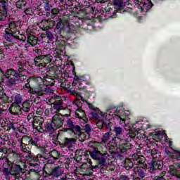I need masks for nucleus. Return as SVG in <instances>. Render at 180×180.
I'll return each instance as SVG.
<instances>
[{"label": "nucleus", "instance_id": "f257e3e1", "mask_svg": "<svg viewBox=\"0 0 180 180\" xmlns=\"http://www.w3.org/2000/svg\"><path fill=\"white\" fill-rule=\"evenodd\" d=\"M26 60H19L17 63L15 70L13 68L7 69L4 78L7 86H15L17 84L25 82L23 88L28 89V94L31 95H37V96H43V95H50L54 93V89L51 86H54L56 79L50 76L36 77H30L27 79L26 75ZM25 80H26L25 82Z\"/></svg>", "mask_w": 180, "mask_h": 180}, {"label": "nucleus", "instance_id": "f03ea898", "mask_svg": "<svg viewBox=\"0 0 180 180\" xmlns=\"http://www.w3.org/2000/svg\"><path fill=\"white\" fill-rule=\"evenodd\" d=\"M54 31L58 34H60L62 39H65V40H71L74 36L78 37L82 34V28L81 27L67 25L58 17L55 20Z\"/></svg>", "mask_w": 180, "mask_h": 180}, {"label": "nucleus", "instance_id": "7ed1b4c3", "mask_svg": "<svg viewBox=\"0 0 180 180\" xmlns=\"http://www.w3.org/2000/svg\"><path fill=\"white\" fill-rule=\"evenodd\" d=\"M97 126H98V129L110 131L112 134L115 133V136L112 139V143L114 144H116L118 141H122V138L120 137L123 136V128L110 122V120H108L107 117L105 120H102L101 122H98Z\"/></svg>", "mask_w": 180, "mask_h": 180}, {"label": "nucleus", "instance_id": "20e7f679", "mask_svg": "<svg viewBox=\"0 0 180 180\" xmlns=\"http://www.w3.org/2000/svg\"><path fill=\"white\" fill-rule=\"evenodd\" d=\"M72 74L75 75V77L73 79V81L72 82V86L73 89L71 91V95H73V96L76 97V100L74 101L75 105H77V106H81V101H85L84 100V97L81 96V92H79V91H84V94H88V91L85 89L86 88L84 86L82 82H84L82 80V77H78L77 75V73L75 72V68L73 67Z\"/></svg>", "mask_w": 180, "mask_h": 180}, {"label": "nucleus", "instance_id": "39448f33", "mask_svg": "<svg viewBox=\"0 0 180 180\" xmlns=\"http://www.w3.org/2000/svg\"><path fill=\"white\" fill-rule=\"evenodd\" d=\"M33 51L37 55L33 60L32 65H35L39 70L47 68V64H50V63H56V61L60 60L57 58V57H53L50 53L44 55L41 49L35 48Z\"/></svg>", "mask_w": 180, "mask_h": 180}, {"label": "nucleus", "instance_id": "423d86ee", "mask_svg": "<svg viewBox=\"0 0 180 180\" xmlns=\"http://www.w3.org/2000/svg\"><path fill=\"white\" fill-rule=\"evenodd\" d=\"M27 155L25 156V160L29 166V171L26 175H39L41 172V167H40V158H42L43 156L40 154L34 155L32 153V150H30L29 153H25Z\"/></svg>", "mask_w": 180, "mask_h": 180}, {"label": "nucleus", "instance_id": "0eeeda50", "mask_svg": "<svg viewBox=\"0 0 180 180\" xmlns=\"http://www.w3.org/2000/svg\"><path fill=\"white\" fill-rule=\"evenodd\" d=\"M18 141L21 153H30V146H35L37 148L40 147V146L37 145V141L33 140L31 136L24 135L18 139Z\"/></svg>", "mask_w": 180, "mask_h": 180}, {"label": "nucleus", "instance_id": "6e6552de", "mask_svg": "<svg viewBox=\"0 0 180 180\" xmlns=\"http://www.w3.org/2000/svg\"><path fill=\"white\" fill-rule=\"evenodd\" d=\"M64 174V167L54 164L53 167H45V172L42 174L44 178L58 179Z\"/></svg>", "mask_w": 180, "mask_h": 180}, {"label": "nucleus", "instance_id": "1a4fd4ad", "mask_svg": "<svg viewBox=\"0 0 180 180\" xmlns=\"http://www.w3.org/2000/svg\"><path fill=\"white\" fill-rule=\"evenodd\" d=\"M4 165H8L11 167V172L12 174H16L17 175H23L26 172V163L22 160L12 162L9 160V158H5V163Z\"/></svg>", "mask_w": 180, "mask_h": 180}, {"label": "nucleus", "instance_id": "9d476101", "mask_svg": "<svg viewBox=\"0 0 180 180\" xmlns=\"http://www.w3.org/2000/svg\"><path fill=\"white\" fill-rule=\"evenodd\" d=\"M81 102H86V105L89 106V108L91 109V110H94L89 114V119L96 120V124H98L99 122H102V120H105L108 117V112H101L99 115V109L95 107V105H94L92 103H89V101H88L86 99L84 98V101H81Z\"/></svg>", "mask_w": 180, "mask_h": 180}, {"label": "nucleus", "instance_id": "9b49d317", "mask_svg": "<svg viewBox=\"0 0 180 180\" xmlns=\"http://www.w3.org/2000/svg\"><path fill=\"white\" fill-rule=\"evenodd\" d=\"M89 155L93 160H98V165H101V167H105L106 156L99 150L98 147H93V150L89 151Z\"/></svg>", "mask_w": 180, "mask_h": 180}, {"label": "nucleus", "instance_id": "f8f14e48", "mask_svg": "<svg viewBox=\"0 0 180 180\" xmlns=\"http://www.w3.org/2000/svg\"><path fill=\"white\" fill-rule=\"evenodd\" d=\"M49 102L52 105V108L54 109L56 113H58L60 110H65L64 107V101L63 98L58 95H54L51 99L49 100Z\"/></svg>", "mask_w": 180, "mask_h": 180}, {"label": "nucleus", "instance_id": "ddd939ff", "mask_svg": "<svg viewBox=\"0 0 180 180\" xmlns=\"http://www.w3.org/2000/svg\"><path fill=\"white\" fill-rule=\"evenodd\" d=\"M149 172H155L158 169L161 172L162 175H165L167 174V172L164 169V162L162 160H160L158 159L153 158L152 161L149 163Z\"/></svg>", "mask_w": 180, "mask_h": 180}, {"label": "nucleus", "instance_id": "4468645a", "mask_svg": "<svg viewBox=\"0 0 180 180\" xmlns=\"http://www.w3.org/2000/svg\"><path fill=\"white\" fill-rule=\"evenodd\" d=\"M32 117L33 129H36L38 131H44V129L43 127V123H44V118L41 116H33L32 114L27 116L28 120L32 119Z\"/></svg>", "mask_w": 180, "mask_h": 180}, {"label": "nucleus", "instance_id": "2eb2a0df", "mask_svg": "<svg viewBox=\"0 0 180 180\" xmlns=\"http://www.w3.org/2000/svg\"><path fill=\"white\" fill-rule=\"evenodd\" d=\"M82 130H84V129L81 128L79 125H75L70 129H62L60 131H63L64 133H70L72 134V136H75V137L86 139V134H85Z\"/></svg>", "mask_w": 180, "mask_h": 180}, {"label": "nucleus", "instance_id": "dca6fc26", "mask_svg": "<svg viewBox=\"0 0 180 180\" xmlns=\"http://www.w3.org/2000/svg\"><path fill=\"white\" fill-rule=\"evenodd\" d=\"M63 39H57L56 44V50H55L54 54L56 58L58 60H61V53H63L64 50H65V44L67 41L69 40L65 39V38H62Z\"/></svg>", "mask_w": 180, "mask_h": 180}, {"label": "nucleus", "instance_id": "f3484780", "mask_svg": "<svg viewBox=\"0 0 180 180\" xmlns=\"http://www.w3.org/2000/svg\"><path fill=\"white\" fill-rule=\"evenodd\" d=\"M86 162H84V164L82 165V169L83 172H85V175H92L94 174V168H98V165H92V160L88 158V156H86Z\"/></svg>", "mask_w": 180, "mask_h": 180}, {"label": "nucleus", "instance_id": "a211bd4d", "mask_svg": "<svg viewBox=\"0 0 180 180\" xmlns=\"http://www.w3.org/2000/svg\"><path fill=\"white\" fill-rule=\"evenodd\" d=\"M8 0H0V22H5L8 18Z\"/></svg>", "mask_w": 180, "mask_h": 180}, {"label": "nucleus", "instance_id": "6ab92c4d", "mask_svg": "<svg viewBox=\"0 0 180 180\" xmlns=\"http://www.w3.org/2000/svg\"><path fill=\"white\" fill-rule=\"evenodd\" d=\"M154 4L151 2V0H142V2L138 6V8L140 9L141 13L143 15H147V12L153 8Z\"/></svg>", "mask_w": 180, "mask_h": 180}, {"label": "nucleus", "instance_id": "aec40b11", "mask_svg": "<svg viewBox=\"0 0 180 180\" xmlns=\"http://www.w3.org/2000/svg\"><path fill=\"white\" fill-rule=\"evenodd\" d=\"M51 122L56 129H60L64 124V118L58 114H55L51 119Z\"/></svg>", "mask_w": 180, "mask_h": 180}, {"label": "nucleus", "instance_id": "412c9836", "mask_svg": "<svg viewBox=\"0 0 180 180\" xmlns=\"http://www.w3.org/2000/svg\"><path fill=\"white\" fill-rule=\"evenodd\" d=\"M105 11V15L102 14V20L105 19H109V18H115L117 16V13H120V11L116 8H108L104 9Z\"/></svg>", "mask_w": 180, "mask_h": 180}, {"label": "nucleus", "instance_id": "4be33fe9", "mask_svg": "<svg viewBox=\"0 0 180 180\" xmlns=\"http://www.w3.org/2000/svg\"><path fill=\"white\" fill-rule=\"evenodd\" d=\"M19 26H20V22L18 21H11L8 24V26L6 28V30H8L10 32L13 33L14 34L16 35L19 34V29H20Z\"/></svg>", "mask_w": 180, "mask_h": 180}, {"label": "nucleus", "instance_id": "5701e85b", "mask_svg": "<svg viewBox=\"0 0 180 180\" xmlns=\"http://www.w3.org/2000/svg\"><path fill=\"white\" fill-rule=\"evenodd\" d=\"M134 172L141 179L146 178V174L147 172V165L143 166H136L134 167Z\"/></svg>", "mask_w": 180, "mask_h": 180}, {"label": "nucleus", "instance_id": "b1692460", "mask_svg": "<svg viewBox=\"0 0 180 180\" xmlns=\"http://www.w3.org/2000/svg\"><path fill=\"white\" fill-rule=\"evenodd\" d=\"M131 160L134 161V164L136 165V167H143V165H147L146 164V158L143 155H139L137 153H134L131 156Z\"/></svg>", "mask_w": 180, "mask_h": 180}, {"label": "nucleus", "instance_id": "393cba45", "mask_svg": "<svg viewBox=\"0 0 180 180\" xmlns=\"http://www.w3.org/2000/svg\"><path fill=\"white\" fill-rule=\"evenodd\" d=\"M58 82L59 84H60V87L63 89H65L66 91H70V94H71V91L74 89V87H72V83H71V82H70L66 78H59Z\"/></svg>", "mask_w": 180, "mask_h": 180}, {"label": "nucleus", "instance_id": "a878e982", "mask_svg": "<svg viewBox=\"0 0 180 180\" xmlns=\"http://www.w3.org/2000/svg\"><path fill=\"white\" fill-rule=\"evenodd\" d=\"M123 141H124V139H121V141H118V143H114L115 146L118 145V148L121 154L126 153L127 150H130V148H131V144L130 143Z\"/></svg>", "mask_w": 180, "mask_h": 180}, {"label": "nucleus", "instance_id": "bb28decb", "mask_svg": "<svg viewBox=\"0 0 180 180\" xmlns=\"http://www.w3.org/2000/svg\"><path fill=\"white\" fill-rule=\"evenodd\" d=\"M48 77H51L52 78H60V75L61 74V70H58V67L56 65L51 66L47 70Z\"/></svg>", "mask_w": 180, "mask_h": 180}, {"label": "nucleus", "instance_id": "cd10ccee", "mask_svg": "<svg viewBox=\"0 0 180 180\" xmlns=\"http://www.w3.org/2000/svg\"><path fill=\"white\" fill-rule=\"evenodd\" d=\"M39 38H37V37L32 34H27V44H25V49H28V47H30V46L32 47H34V46L37 44Z\"/></svg>", "mask_w": 180, "mask_h": 180}, {"label": "nucleus", "instance_id": "c85d7f7f", "mask_svg": "<svg viewBox=\"0 0 180 180\" xmlns=\"http://www.w3.org/2000/svg\"><path fill=\"white\" fill-rule=\"evenodd\" d=\"M137 126L136 124H131L129 127H126L125 130H127L128 134H127V137L130 139H135L136 136L139 134V130H137Z\"/></svg>", "mask_w": 180, "mask_h": 180}, {"label": "nucleus", "instance_id": "c756f323", "mask_svg": "<svg viewBox=\"0 0 180 180\" xmlns=\"http://www.w3.org/2000/svg\"><path fill=\"white\" fill-rule=\"evenodd\" d=\"M108 113H113L115 116H117L120 119V120H124V111H123V106L117 107L116 110H112V109L109 108L107 110Z\"/></svg>", "mask_w": 180, "mask_h": 180}, {"label": "nucleus", "instance_id": "7c9ffc66", "mask_svg": "<svg viewBox=\"0 0 180 180\" xmlns=\"http://www.w3.org/2000/svg\"><path fill=\"white\" fill-rule=\"evenodd\" d=\"M81 105L78 106V105L75 104L77 107V109L75 110V116L77 117V119H84V122L88 121V118H86V114L85 113V111L82 110V103L81 102Z\"/></svg>", "mask_w": 180, "mask_h": 180}, {"label": "nucleus", "instance_id": "2f4dec72", "mask_svg": "<svg viewBox=\"0 0 180 180\" xmlns=\"http://www.w3.org/2000/svg\"><path fill=\"white\" fill-rule=\"evenodd\" d=\"M173 152L168 150V149H165V153L167 155L173 160V161H180V150L176 149H172Z\"/></svg>", "mask_w": 180, "mask_h": 180}, {"label": "nucleus", "instance_id": "473e14b6", "mask_svg": "<svg viewBox=\"0 0 180 180\" xmlns=\"http://www.w3.org/2000/svg\"><path fill=\"white\" fill-rule=\"evenodd\" d=\"M115 9L120 11V13L124 12V1L123 0H112Z\"/></svg>", "mask_w": 180, "mask_h": 180}, {"label": "nucleus", "instance_id": "72a5a7b5", "mask_svg": "<svg viewBox=\"0 0 180 180\" xmlns=\"http://www.w3.org/2000/svg\"><path fill=\"white\" fill-rule=\"evenodd\" d=\"M58 143L62 148H65V147H71L72 144H75V139L65 137L63 143L58 141Z\"/></svg>", "mask_w": 180, "mask_h": 180}, {"label": "nucleus", "instance_id": "f704fd0d", "mask_svg": "<svg viewBox=\"0 0 180 180\" xmlns=\"http://www.w3.org/2000/svg\"><path fill=\"white\" fill-rule=\"evenodd\" d=\"M54 39V35L50 31H46L45 33L41 34V40L43 43H49L53 41Z\"/></svg>", "mask_w": 180, "mask_h": 180}, {"label": "nucleus", "instance_id": "c9c22d12", "mask_svg": "<svg viewBox=\"0 0 180 180\" xmlns=\"http://www.w3.org/2000/svg\"><path fill=\"white\" fill-rule=\"evenodd\" d=\"M45 131L48 133V134H54V131L57 130L53 122H51V120L50 121H47L44 124Z\"/></svg>", "mask_w": 180, "mask_h": 180}, {"label": "nucleus", "instance_id": "e433bc0d", "mask_svg": "<svg viewBox=\"0 0 180 180\" xmlns=\"http://www.w3.org/2000/svg\"><path fill=\"white\" fill-rule=\"evenodd\" d=\"M84 11L86 13H91L92 15H96V13H98V9L91 6V3L89 1L84 2Z\"/></svg>", "mask_w": 180, "mask_h": 180}, {"label": "nucleus", "instance_id": "4c0bfd02", "mask_svg": "<svg viewBox=\"0 0 180 180\" xmlns=\"http://www.w3.org/2000/svg\"><path fill=\"white\" fill-rule=\"evenodd\" d=\"M9 112L11 115L17 116V115H19V112H22V107L19 105L13 103L9 108Z\"/></svg>", "mask_w": 180, "mask_h": 180}, {"label": "nucleus", "instance_id": "58836bf2", "mask_svg": "<svg viewBox=\"0 0 180 180\" xmlns=\"http://www.w3.org/2000/svg\"><path fill=\"white\" fill-rule=\"evenodd\" d=\"M4 37L6 41H9L10 43L13 41V39H18V36L15 34H13V32H11L9 30H5Z\"/></svg>", "mask_w": 180, "mask_h": 180}, {"label": "nucleus", "instance_id": "ea45409f", "mask_svg": "<svg viewBox=\"0 0 180 180\" xmlns=\"http://www.w3.org/2000/svg\"><path fill=\"white\" fill-rule=\"evenodd\" d=\"M32 105H33V100L32 99H28L25 101L22 104H21V110H23V112H29L30 110V108H32Z\"/></svg>", "mask_w": 180, "mask_h": 180}, {"label": "nucleus", "instance_id": "a19ab883", "mask_svg": "<svg viewBox=\"0 0 180 180\" xmlns=\"http://www.w3.org/2000/svg\"><path fill=\"white\" fill-rule=\"evenodd\" d=\"M8 160L14 164L15 162H19V161H22V158L20 157V154L14 152L11 158H8Z\"/></svg>", "mask_w": 180, "mask_h": 180}, {"label": "nucleus", "instance_id": "79ce46f5", "mask_svg": "<svg viewBox=\"0 0 180 180\" xmlns=\"http://www.w3.org/2000/svg\"><path fill=\"white\" fill-rule=\"evenodd\" d=\"M4 167H4L2 169L3 175H4L6 179H10L12 172L9 170V166L8 165H5Z\"/></svg>", "mask_w": 180, "mask_h": 180}, {"label": "nucleus", "instance_id": "37998d69", "mask_svg": "<svg viewBox=\"0 0 180 180\" xmlns=\"http://www.w3.org/2000/svg\"><path fill=\"white\" fill-rule=\"evenodd\" d=\"M86 157L89 158V155L84 153V156H75L73 158L76 162H81L82 164H84V162H86Z\"/></svg>", "mask_w": 180, "mask_h": 180}, {"label": "nucleus", "instance_id": "c03bdc74", "mask_svg": "<svg viewBox=\"0 0 180 180\" xmlns=\"http://www.w3.org/2000/svg\"><path fill=\"white\" fill-rule=\"evenodd\" d=\"M56 162V159H48L46 160V164H45L42 168V174H44L46 172V167H51V168H53V167L54 166V163Z\"/></svg>", "mask_w": 180, "mask_h": 180}, {"label": "nucleus", "instance_id": "a18cd8bd", "mask_svg": "<svg viewBox=\"0 0 180 180\" xmlns=\"http://www.w3.org/2000/svg\"><path fill=\"white\" fill-rule=\"evenodd\" d=\"M26 5H27V2L25 0H18L15 4L16 8H18V9H22V11L26 8Z\"/></svg>", "mask_w": 180, "mask_h": 180}, {"label": "nucleus", "instance_id": "49530a36", "mask_svg": "<svg viewBox=\"0 0 180 180\" xmlns=\"http://www.w3.org/2000/svg\"><path fill=\"white\" fill-rule=\"evenodd\" d=\"M60 152L58 150L54 149L52 151L49 152L50 158H53V160H58L60 158Z\"/></svg>", "mask_w": 180, "mask_h": 180}, {"label": "nucleus", "instance_id": "de8ad7c7", "mask_svg": "<svg viewBox=\"0 0 180 180\" xmlns=\"http://www.w3.org/2000/svg\"><path fill=\"white\" fill-rule=\"evenodd\" d=\"M124 167L127 171H129V169H131L134 167V163L131 161L130 159L125 160Z\"/></svg>", "mask_w": 180, "mask_h": 180}, {"label": "nucleus", "instance_id": "09e8293b", "mask_svg": "<svg viewBox=\"0 0 180 180\" xmlns=\"http://www.w3.org/2000/svg\"><path fill=\"white\" fill-rule=\"evenodd\" d=\"M42 2L44 4L43 6L46 12H50L51 11V8H53V6L50 4V1L49 0H42Z\"/></svg>", "mask_w": 180, "mask_h": 180}, {"label": "nucleus", "instance_id": "8fccbe9b", "mask_svg": "<svg viewBox=\"0 0 180 180\" xmlns=\"http://www.w3.org/2000/svg\"><path fill=\"white\" fill-rule=\"evenodd\" d=\"M59 13H60V9L55 8L51 10V13H49V15L52 19H54V18H56V19H58V15H57V14H58Z\"/></svg>", "mask_w": 180, "mask_h": 180}, {"label": "nucleus", "instance_id": "3c124183", "mask_svg": "<svg viewBox=\"0 0 180 180\" xmlns=\"http://www.w3.org/2000/svg\"><path fill=\"white\" fill-rule=\"evenodd\" d=\"M112 132L110 131H108V132H106L102 137L101 141L103 143H108L109 141V139H110V136H112Z\"/></svg>", "mask_w": 180, "mask_h": 180}, {"label": "nucleus", "instance_id": "603ef678", "mask_svg": "<svg viewBox=\"0 0 180 180\" xmlns=\"http://www.w3.org/2000/svg\"><path fill=\"white\" fill-rule=\"evenodd\" d=\"M65 126H66V127H68V128H63L62 130L71 129L75 126V124H74V122H72L71 119H68L67 120L66 125Z\"/></svg>", "mask_w": 180, "mask_h": 180}, {"label": "nucleus", "instance_id": "864d4df0", "mask_svg": "<svg viewBox=\"0 0 180 180\" xmlns=\"http://www.w3.org/2000/svg\"><path fill=\"white\" fill-rule=\"evenodd\" d=\"M22 101H23V98H22V96L20 94H17L14 99V105H20L22 103Z\"/></svg>", "mask_w": 180, "mask_h": 180}, {"label": "nucleus", "instance_id": "5fc2aeb1", "mask_svg": "<svg viewBox=\"0 0 180 180\" xmlns=\"http://www.w3.org/2000/svg\"><path fill=\"white\" fill-rule=\"evenodd\" d=\"M41 26L43 30H49V20H42Z\"/></svg>", "mask_w": 180, "mask_h": 180}, {"label": "nucleus", "instance_id": "6e6d98bb", "mask_svg": "<svg viewBox=\"0 0 180 180\" xmlns=\"http://www.w3.org/2000/svg\"><path fill=\"white\" fill-rule=\"evenodd\" d=\"M24 12L27 15H30V16H33V15H34V13H33V9L32 8H27V6L24 9Z\"/></svg>", "mask_w": 180, "mask_h": 180}, {"label": "nucleus", "instance_id": "4d7b16f0", "mask_svg": "<svg viewBox=\"0 0 180 180\" xmlns=\"http://www.w3.org/2000/svg\"><path fill=\"white\" fill-rule=\"evenodd\" d=\"M63 163L66 169H70V168H71V159H70V158H68Z\"/></svg>", "mask_w": 180, "mask_h": 180}, {"label": "nucleus", "instance_id": "13d9d810", "mask_svg": "<svg viewBox=\"0 0 180 180\" xmlns=\"http://www.w3.org/2000/svg\"><path fill=\"white\" fill-rule=\"evenodd\" d=\"M54 27H56V20H49L48 30L50 29H54Z\"/></svg>", "mask_w": 180, "mask_h": 180}, {"label": "nucleus", "instance_id": "bf43d9fd", "mask_svg": "<svg viewBox=\"0 0 180 180\" xmlns=\"http://www.w3.org/2000/svg\"><path fill=\"white\" fill-rule=\"evenodd\" d=\"M59 78H70V73L67 70H64L63 73L60 71Z\"/></svg>", "mask_w": 180, "mask_h": 180}, {"label": "nucleus", "instance_id": "052dcab7", "mask_svg": "<svg viewBox=\"0 0 180 180\" xmlns=\"http://www.w3.org/2000/svg\"><path fill=\"white\" fill-rule=\"evenodd\" d=\"M15 150L12 148H9L8 149L7 156L4 157V160H5V158H11L12 157V155L14 153Z\"/></svg>", "mask_w": 180, "mask_h": 180}, {"label": "nucleus", "instance_id": "680f3d73", "mask_svg": "<svg viewBox=\"0 0 180 180\" xmlns=\"http://www.w3.org/2000/svg\"><path fill=\"white\" fill-rule=\"evenodd\" d=\"M153 140H155L156 141H158L161 140V133L160 132H156L153 135Z\"/></svg>", "mask_w": 180, "mask_h": 180}, {"label": "nucleus", "instance_id": "e2e57ef3", "mask_svg": "<svg viewBox=\"0 0 180 180\" xmlns=\"http://www.w3.org/2000/svg\"><path fill=\"white\" fill-rule=\"evenodd\" d=\"M84 154H85V153H84V150L79 149L76 150L75 156H84Z\"/></svg>", "mask_w": 180, "mask_h": 180}, {"label": "nucleus", "instance_id": "0e129e2a", "mask_svg": "<svg viewBox=\"0 0 180 180\" xmlns=\"http://www.w3.org/2000/svg\"><path fill=\"white\" fill-rule=\"evenodd\" d=\"M83 130H84L86 133H91V131H92V128L91 127V125L89 124H86Z\"/></svg>", "mask_w": 180, "mask_h": 180}, {"label": "nucleus", "instance_id": "69168bd1", "mask_svg": "<svg viewBox=\"0 0 180 180\" xmlns=\"http://www.w3.org/2000/svg\"><path fill=\"white\" fill-rule=\"evenodd\" d=\"M10 130H16V129L15 128V124H13V123L12 122H10L7 125V131H10Z\"/></svg>", "mask_w": 180, "mask_h": 180}, {"label": "nucleus", "instance_id": "338daca9", "mask_svg": "<svg viewBox=\"0 0 180 180\" xmlns=\"http://www.w3.org/2000/svg\"><path fill=\"white\" fill-rule=\"evenodd\" d=\"M108 0H91L92 4L95 5L96 4H105V2H108Z\"/></svg>", "mask_w": 180, "mask_h": 180}, {"label": "nucleus", "instance_id": "774afa93", "mask_svg": "<svg viewBox=\"0 0 180 180\" xmlns=\"http://www.w3.org/2000/svg\"><path fill=\"white\" fill-rule=\"evenodd\" d=\"M68 158V156H67V155H60V158L58 159L59 162H64V161H65Z\"/></svg>", "mask_w": 180, "mask_h": 180}]
</instances>
